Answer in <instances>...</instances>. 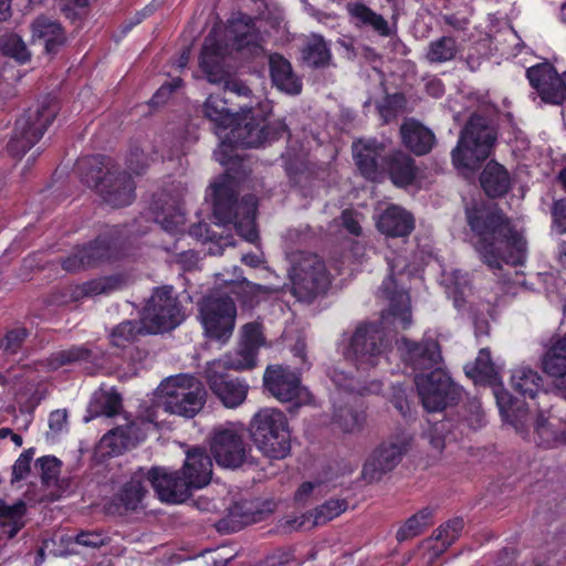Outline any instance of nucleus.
<instances>
[{"instance_id":"obj_3","label":"nucleus","mask_w":566,"mask_h":566,"mask_svg":"<svg viewBox=\"0 0 566 566\" xmlns=\"http://www.w3.org/2000/svg\"><path fill=\"white\" fill-rule=\"evenodd\" d=\"M82 180L95 188L104 202L113 208H122L133 202L135 184L130 175L111 158L93 156L80 163Z\"/></svg>"},{"instance_id":"obj_30","label":"nucleus","mask_w":566,"mask_h":566,"mask_svg":"<svg viewBox=\"0 0 566 566\" xmlns=\"http://www.w3.org/2000/svg\"><path fill=\"white\" fill-rule=\"evenodd\" d=\"M270 75L273 84L290 95H297L302 91V81L294 73L291 62L279 53L269 56Z\"/></svg>"},{"instance_id":"obj_37","label":"nucleus","mask_w":566,"mask_h":566,"mask_svg":"<svg viewBox=\"0 0 566 566\" xmlns=\"http://www.w3.org/2000/svg\"><path fill=\"white\" fill-rule=\"evenodd\" d=\"M262 518V511L258 510L252 502L242 501L229 507L228 514L220 521V527L229 532H235Z\"/></svg>"},{"instance_id":"obj_48","label":"nucleus","mask_w":566,"mask_h":566,"mask_svg":"<svg viewBox=\"0 0 566 566\" xmlns=\"http://www.w3.org/2000/svg\"><path fill=\"white\" fill-rule=\"evenodd\" d=\"M256 354L254 349L239 343L234 352L227 354L224 357L213 359L224 365L226 369L244 370L255 366Z\"/></svg>"},{"instance_id":"obj_10","label":"nucleus","mask_w":566,"mask_h":566,"mask_svg":"<svg viewBox=\"0 0 566 566\" xmlns=\"http://www.w3.org/2000/svg\"><path fill=\"white\" fill-rule=\"evenodd\" d=\"M199 314L208 337L226 342L233 333L237 307L224 292L212 291L199 304Z\"/></svg>"},{"instance_id":"obj_51","label":"nucleus","mask_w":566,"mask_h":566,"mask_svg":"<svg viewBox=\"0 0 566 566\" xmlns=\"http://www.w3.org/2000/svg\"><path fill=\"white\" fill-rule=\"evenodd\" d=\"M231 282L237 286V290H232V292L241 295L242 302L250 306L259 303L262 296H268L274 292L270 286L252 283L244 277H239L237 281L232 280Z\"/></svg>"},{"instance_id":"obj_16","label":"nucleus","mask_w":566,"mask_h":566,"mask_svg":"<svg viewBox=\"0 0 566 566\" xmlns=\"http://www.w3.org/2000/svg\"><path fill=\"white\" fill-rule=\"evenodd\" d=\"M263 380L265 388L280 401H295V406H301L311 400V394L301 385L300 376L289 367L269 366Z\"/></svg>"},{"instance_id":"obj_44","label":"nucleus","mask_w":566,"mask_h":566,"mask_svg":"<svg viewBox=\"0 0 566 566\" xmlns=\"http://www.w3.org/2000/svg\"><path fill=\"white\" fill-rule=\"evenodd\" d=\"M464 371L474 382H493L497 375L491 359V354L486 348H482L479 352L473 363H469L464 366Z\"/></svg>"},{"instance_id":"obj_62","label":"nucleus","mask_w":566,"mask_h":566,"mask_svg":"<svg viewBox=\"0 0 566 566\" xmlns=\"http://www.w3.org/2000/svg\"><path fill=\"white\" fill-rule=\"evenodd\" d=\"M33 454V449H28L20 454L12 468V482L20 481L27 476Z\"/></svg>"},{"instance_id":"obj_18","label":"nucleus","mask_w":566,"mask_h":566,"mask_svg":"<svg viewBox=\"0 0 566 566\" xmlns=\"http://www.w3.org/2000/svg\"><path fill=\"white\" fill-rule=\"evenodd\" d=\"M210 450L216 462L223 468H239L248 459L244 438L234 429H217L211 437Z\"/></svg>"},{"instance_id":"obj_22","label":"nucleus","mask_w":566,"mask_h":566,"mask_svg":"<svg viewBox=\"0 0 566 566\" xmlns=\"http://www.w3.org/2000/svg\"><path fill=\"white\" fill-rule=\"evenodd\" d=\"M396 345L402 360L413 369L432 368L442 359L440 346L432 339L416 343L407 337H401L397 339Z\"/></svg>"},{"instance_id":"obj_24","label":"nucleus","mask_w":566,"mask_h":566,"mask_svg":"<svg viewBox=\"0 0 566 566\" xmlns=\"http://www.w3.org/2000/svg\"><path fill=\"white\" fill-rule=\"evenodd\" d=\"M30 28L32 42L43 45L46 54L57 53L66 42L61 24L49 17H38Z\"/></svg>"},{"instance_id":"obj_4","label":"nucleus","mask_w":566,"mask_h":566,"mask_svg":"<svg viewBox=\"0 0 566 566\" xmlns=\"http://www.w3.org/2000/svg\"><path fill=\"white\" fill-rule=\"evenodd\" d=\"M213 202V216L220 224L233 223L237 231L245 240L253 242L258 238L255 229L256 199L245 196L237 200L235 181L224 175L210 185Z\"/></svg>"},{"instance_id":"obj_7","label":"nucleus","mask_w":566,"mask_h":566,"mask_svg":"<svg viewBox=\"0 0 566 566\" xmlns=\"http://www.w3.org/2000/svg\"><path fill=\"white\" fill-rule=\"evenodd\" d=\"M166 411L185 418L199 413L207 400V390L195 376L179 374L166 378L159 386Z\"/></svg>"},{"instance_id":"obj_13","label":"nucleus","mask_w":566,"mask_h":566,"mask_svg":"<svg viewBox=\"0 0 566 566\" xmlns=\"http://www.w3.org/2000/svg\"><path fill=\"white\" fill-rule=\"evenodd\" d=\"M415 382L422 406L429 412L441 411L461 397V388L441 368L417 375Z\"/></svg>"},{"instance_id":"obj_29","label":"nucleus","mask_w":566,"mask_h":566,"mask_svg":"<svg viewBox=\"0 0 566 566\" xmlns=\"http://www.w3.org/2000/svg\"><path fill=\"white\" fill-rule=\"evenodd\" d=\"M380 291L389 300L388 315L394 317V323L402 329L408 328L412 323L410 298L405 291L398 290L392 273L382 283Z\"/></svg>"},{"instance_id":"obj_55","label":"nucleus","mask_w":566,"mask_h":566,"mask_svg":"<svg viewBox=\"0 0 566 566\" xmlns=\"http://www.w3.org/2000/svg\"><path fill=\"white\" fill-rule=\"evenodd\" d=\"M62 541H64V538H62ZM65 542L67 546L77 544L85 548L96 549L106 545L108 537L98 531H82L75 536H67Z\"/></svg>"},{"instance_id":"obj_5","label":"nucleus","mask_w":566,"mask_h":566,"mask_svg":"<svg viewBox=\"0 0 566 566\" xmlns=\"http://www.w3.org/2000/svg\"><path fill=\"white\" fill-rule=\"evenodd\" d=\"M496 140L495 128L488 117L472 114L460 132L457 147L452 150V161L458 168L475 169L492 151Z\"/></svg>"},{"instance_id":"obj_36","label":"nucleus","mask_w":566,"mask_h":566,"mask_svg":"<svg viewBox=\"0 0 566 566\" xmlns=\"http://www.w3.org/2000/svg\"><path fill=\"white\" fill-rule=\"evenodd\" d=\"M538 443L545 448L566 444V422L557 417H545L539 413L534 423Z\"/></svg>"},{"instance_id":"obj_50","label":"nucleus","mask_w":566,"mask_h":566,"mask_svg":"<svg viewBox=\"0 0 566 566\" xmlns=\"http://www.w3.org/2000/svg\"><path fill=\"white\" fill-rule=\"evenodd\" d=\"M92 350L86 346H73L69 349H63L53 353L48 358L46 363L49 369L56 370L66 365L88 360L92 358Z\"/></svg>"},{"instance_id":"obj_43","label":"nucleus","mask_w":566,"mask_h":566,"mask_svg":"<svg viewBox=\"0 0 566 566\" xmlns=\"http://www.w3.org/2000/svg\"><path fill=\"white\" fill-rule=\"evenodd\" d=\"M122 280L116 276H108L87 281L71 289V298L80 301L83 297H91L109 293L119 287Z\"/></svg>"},{"instance_id":"obj_31","label":"nucleus","mask_w":566,"mask_h":566,"mask_svg":"<svg viewBox=\"0 0 566 566\" xmlns=\"http://www.w3.org/2000/svg\"><path fill=\"white\" fill-rule=\"evenodd\" d=\"M140 439H143L140 429L136 423L129 422L105 433L99 441V448L108 455H116L135 447Z\"/></svg>"},{"instance_id":"obj_32","label":"nucleus","mask_w":566,"mask_h":566,"mask_svg":"<svg viewBox=\"0 0 566 566\" xmlns=\"http://www.w3.org/2000/svg\"><path fill=\"white\" fill-rule=\"evenodd\" d=\"M495 398L500 411L506 421L511 423L517 432H527L533 417L530 413L526 402L513 400L506 391L495 392Z\"/></svg>"},{"instance_id":"obj_23","label":"nucleus","mask_w":566,"mask_h":566,"mask_svg":"<svg viewBox=\"0 0 566 566\" xmlns=\"http://www.w3.org/2000/svg\"><path fill=\"white\" fill-rule=\"evenodd\" d=\"M385 148L376 140L358 142L353 146V155L360 174L368 180L378 181L384 174Z\"/></svg>"},{"instance_id":"obj_14","label":"nucleus","mask_w":566,"mask_h":566,"mask_svg":"<svg viewBox=\"0 0 566 566\" xmlns=\"http://www.w3.org/2000/svg\"><path fill=\"white\" fill-rule=\"evenodd\" d=\"M410 443L411 437L406 432L384 441L366 459L361 478L368 483L379 481L384 474L398 465L402 455L409 450Z\"/></svg>"},{"instance_id":"obj_56","label":"nucleus","mask_w":566,"mask_h":566,"mask_svg":"<svg viewBox=\"0 0 566 566\" xmlns=\"http://www.w3.org/2000/svg\"><path fill=\"white\" fill-rule=\"evenodd\" d=\"M28 336L29 331L25 327L10 329L1 339L0 348L6 355H14L21 349Z\"/></svg>"},{"instance_id":"obj_42","label":"nucleus","mask_w":566,"mask_h":566,"mask_svg":"<svg viewBox=\"0 0 566 566\" xmlns=\"http://www.w3.org/2000/svg\"><path fill=\"white\" fill-rule=\"evenodd\" d=\"M511 384L523 396L534 398L542 388V377L527 366H518L512 371Z\"/></svg>"},{"instance_id":"obj_64","label":"nucleus","mask_w":566,"mask_h":566,"mask_svg":"<svg viewBox=\"0 0 566 566\" xmlns=\"http://www.w3.org/2000/svg\"><path fill=\"white\" fill-rule=\"evenodd\" d=\"M181 83H182L181 78H175V80H172V82L170 84L161 85V87L153 96L151 104L159 105V104L165 103V101L167 99L169 94L174 90L180 87Z\"/></svg>"},{"instance_id":"obj_61","label":"nucleus","mask_w":566,"mask_h":566,"mask_svg":"<svg viewBox=\"0 0 566 566\" xmlns=\"http://www.w3.org/2000/svg\"><path fill=\"white\" fill-rule=\"evenodd\" d=\"M553 227L560 234L566 233V198L553 202L552 209Z\"/></svg>"},{"instance_id":"obj_21","label":"nucleus","mask_w":566,"mask_h":566,"mask_svg":"<svg viewBox=\"0 0 566 566\" xmlns=\"http://www.w3.org/2000/svg\"><path fill=\"white\" fill-rule=\"evenodd\" d=\"M150 485L158 497L167 503H181L186 501L193 490L180 471L167 472L165 469L148 471Z\"/></svg>"},{"instance_id":"obj_57","label":"nucleus","mask_w":566,"mask_h":566,"mask_svg":"<svg viewBox=\"0 0 566 566\" xmlns=\"http://www.w3.org/2000/svg\"><path fill=\"white\" fill-rule=\"evenodd\" d=\"M463 525V520L460 517L450 520L436 531L434 538L440 541L444 547H448L459 537Z\"/></svg>"},{"instance_id":"obj_9","label":"nucleus","mask_w":566,"mask_h":566,"mask_svg":"<svg viewBox=\"0 0 566 566\" xmlns=\"http://www.w3.org/2000/svg\"><path fill=\"white\" fill-rule=\"evenodd\" d=\"M59 107L54 98H46L35 109H29L15 122L13 135L8 144L12 156L21 157L33 147L54 120Z\"/></svg>"},{"instance_id":"obj_60","label":"nucleus","mask_w":566,"mask_h":566,"mask_svg":"<svg viewBox=\"0 0 566 566\" xmlns=\"http://www.w3.org/2000/svg\"><path fill=\"white\" fill-rule=\"evenodd\" d=\"M240 343L258 352L259 348L264 344V337L261 325L258 323L245 324L242 327Z\"/></svg>"},{"instance_id":"obj_63","label":"nucleus","mask_w":566,"mask_h":566,"mask_svg":"<svg viewBox=\"0 0 566 566\" xmlns=\"http://www.w3.org/2000/svg\"><path fill=\"white\" fill-rule=\"evenodd\" d=\"M122 408V398L116 392H105L102 396V415L112 417Z\"/></svg>"},{"instance_id":"obj_15","label":"nucleus","mask_w":566,"mask_h":566,"mask_svg":"<svg viewBox=\"0 0 566 566\" xmlns=\"http://www.w3.org/2000/svg\"><path fill=\"white\" fill-rule=\"evenodd\" d=\"M219 361H209L203 370V378L211 392L227 408H237L247 399L249 386L239 378L231 377Z\"/></svg>"},{"instance_id":"obj_8","label":"nucleus","mask_w":566,"mask_h":566,"mask_svg":"<svg viewBox=\"0 0 566 566\" xmlns=\"http://www.w3.org/2000/svg\"><path fill=\"white\" fill-rule=\"evenodd\" d=\"M289 271L292 293L301 302H312L331 284L324 261L315 253L297 251L291 254Z\"/></svg>"},{"instance_id":"obj_35","label":"nucleus","mask_w":566,"mask_h":566,"mask_svg":"<svg viewBox=\"0 0 566 566\" xmlns=\"http://www.w3.org/2000/svg\"><path fill=\"white\" fill-rule=\"evenodd\" d=\"M302 62L312 69H324L332 64V52L321 34L305 36L301 48Z\"/></svg>"},{"instance_id":"obj_34","label":"nucleus","mask_w":566,"mask_h":566,"mask_svg":"<svg viewBox=\"0 0 566 566\" xmlns=\"http://www.w3.org/2000/svg\"><path fill=\"white\" fill-rule=\"evenodd\" d=\"M148 478V471L145 472L140 469L135 472L116 495L115 501L118 502L117 505L125 511H135L142 504L148 492V486L150 485Z\"/></svg>"},{"instance_id":"obj_20","label":"nucleus","mask_w":566,"mask_h":566,"mask_svg":"<svg viewBox=\"0 0 566 566\" xmlns=\"http://www.w3.org/2000/svg\"><path fill=\"white\" fill-rule=\"evenodd\" d=\"M526 75L532 87L544 102L560 104L565 99L566 72L558 75L551 64L542 63L530 67Z\"/></svg>"},{"instance_id":"obj_47","label":"nucleus","mask_w":566,"mask_h":566,"mask_svg":"<svg viewBox=\"0 0 566 566\" xmlns=\"http://www.w3.org/2000/svg\"><path fill=\"white\" fill-rule=\"evenodd\" d=\"M433 510L423 507L412 516L398 530L397 539L403 542L420 535L428 526L432 524Z\"/></svg>"},{"instance_id":"obj_27","label":"nucleus","mask_w":566,"mask_h":566,"mask_svg":"<svg viewBox=\"0 0 566 566\" xmlns=\"http://www.w3.org/2000/svg\"><path fill=\"white\" fill-rule=\"evenodd\" d=\"M384 172L397 187L411 185L418 172L413 158L402 150H394L384 157Z\"/></svg>"},{"instance_id":"obj_46","label":"nucleus","mask_w":566,"mask_h":566,"mask_svg":"<svg viewBox=\"0 0 566 566\" xmlns=\"http://www.w3.org/2000/svg\"><path fill=\"white\" fill-rule=\"evenodd\" d=\"M459 53V45L451 36H441L431 41L426 51V60L431 64L452 61Z\"/></svg>"},{"instance_id":"obj_54","label":"nucleus","mask_w":566,"mask_h":566,"mask_svg":"<svg viewBox=\"0 0 566 566\" xmlns=\"http://www.w3.org/2000/svg\"><path fill=\"white\" fill-rule=\"evenodd\" d=\"M0 50L4 55L11 56L20 63L29 61L31 56L22 38L14 33L0 36Z\"/></svg>"},{"instance_id":"obj_26","label":"nucleus","mask_w":566,"mask_h":566,"mask_svg":"<svg viewBox=\"0 0 566 566\" xmlns=\"http://www.w3.org/2000/svg\"><path fill=\"white\" fill-rule=\"evenodd\" d=\"M179 471L192 489H200L211 480L212 461L205 450L193 448L187 452L185 463Z\"/></svg>"},{"instance_id":"obj_41","label":"nucleus","mask_w":566,"mask_h":566,"mask_svg":"<svg viewBox=\"0 0 566 566\" xmlns=\"http://www.w3.org/2000/svg\"><path fill=\"white\" fill-rule=\"evenodd\" d=\"M151 334L145 319L125 321L118 324L111 334L112 344L116 347H126L136 342L139 336Z\"/></svg>"},{"instance_id":"obj_38","label":"nucleus","mask_w":566,"mask_h":566,"mask_svg":"<svg viewBox=\"0 0 566 566\" xmlns=\"http://www.w3.org/2000/svg\"><path fill=\"white\" fill-rule=\"evenodd\" d=\"M202 115L217 128H228L235 122L237 112L229 107L228 101L218 95L210 94L201 108Z\"/></svg>"},{"instance_id":"obj_1","label":"nucleus","mask_w":566,"mask_h":566,"mask_svg":"<svg viewBox=\"0 0 566 566\" xmlns=\"http://www.w3.org/2000/svg\"><path fill=\"white\" fill-rule=\"evenodd\" d=\"M228 33L232 41L231 48L221 43L213 33L206 36L200 66L210 83L223 84L226 91L248 97L252 93L249 86L240 80L232 78L222 67L221 61L233 51L244 57L260 55L263 51L262 38L250 17L233 20Z\"/></svg>"},{"instance_id":"obj_17","label":"nucleus","mask_w":566,"mask_h":566,"mask_svg":"<svg viewBox=\"0 0 566 566\" xmlns=\"http://www.w3.org/2000/svg\"><path fill=\"white\" fill-rule=\"evenodd\" d=\"M286 125L282 120L268 123L264 118L256 120L252 116L243 125L238 124L228 136L230 143L238 147L252 148L265 142L279 139L286 133Z\"/></svg>"},{"instance_id":"obj_19","label":"nucleus","mask_w":566,"mask_h":566,"mask_svg":"<svg viewBox=\"0 0 566 566\" xmlns=\"http://www.w3.org/2000/svg\"><path fill=\"white\" fill-rule=\"evenodd\" d=\"M118 256L119 252L113 242L98 238L88 244L75 248L69 256L62 260L61 264L67 272H77Z\"/></svg>"},{"instance_id":"obj_6","label":"nucleus","mask_w":566,"mask_h":566,"mask_svg":"<svg viewBox=\"0 0 566 566\" xmlns=\"http://www.w3.org/2000/svg\"><path fill=\"white\" fill-rule=\"evenodd\" d=\"M250 433L256 448L270 459H284L291 451L287 418L279 409L259 410L250 422Z\"/></svg>"},{"instance_id":"obj_49","label":"nucleus","mask_w":566,"mask_h":566,"mask_svg":"<svg viewBox=\"0 0 566 566\" xmlns=\"http://www.w3.org/2000/svg\"><path fill=\"white\" fill-rule=\"evenodd\" d=\"M365 415L352 407L343 406L335 409L333 422L344 433H357L365 423Z\"/></svg>"},{"instance_id":"obj_59","label":"nucleus","mask_w":566,"mask_h":566,"mask_svg":"<svg viewBox=\"0 0 566 566\" xmlns=\"http://www.w3.org/2000/svg\"><path fill=\"white\" fill-rule=\"evenodd\" d=\"M542 367L554 379L566 371V358L547 348L542 357Z\"/></svg>"},{"instance_id":"obj_11","label":"nucleus","mask_w":566,"mask_h":566,"mask_svg":"<svg viewBox=\"0 0 566 566\" xmlns=\"http://www.w3.org/2000/svg\"><path fill=\"white\" fill-rule=\"evenodd\" d=\"M148 331L154 334L164 333L176 328L185 319L182 307L172 286L156 287L142 314Z\"/></svg>"},{"instance_id":"obj_2","label":"nucleus","mask_w":566,"mask_h":566,"mask_svg":"<svg viewBox=\"0 0 566 566\" xmlns=\"http://www.w3.org/2000/svg\"><path fill=\"white\" fill-rule=\"evenodd\" d=\"M469 226L479 235L476 250L482 261L493 270L502 263L523 264L526 256V241L499 210H467Z\"/></svg>"},{"instance_id":"obj_40","label":"nucleus","mask_w":566,"mask_h":566,"mask_svg":"<svg viewBox=\"0 0 566 566\" xmlns=\"http://www.w3.org/2000/svg\"><path fill=\"white\" fill-rule=\"evenodd\" d=\"M25 513L27 505L24 501L19 500L10 505L0 499V527L8 538H13L24 527Z\"/></svg>"},{"instance_id":"obj_45","label":"nucleus","mask_w":566,"mask_h":566,"mask_svg":"<svg viewBox=\"0 0 566 566\" xmlns=\"http://www.w3.org/2000/svg\"><path fill=\"white\" fill-rule=\"evenodd\" d=\"M348 13L364 25L370 27L382 36L390 34L389 24L382 15L376 13L361 2L349 3Z\"/></svg>"},{"instance_id":"obj_58","label":"nucleus","mask_w":566,"mask_h":566,"mask_svg":"<svg viewBox=\"0 0 566 566\" xmlns=\"http://www.w3.org/2000/svg\"><path fill=\"white\" fill-rule=\"evenodd\" d=\"M61 462L54 457H43L36 461L42 483L50 486L57 481Z\"/></svg>"},{"instance_id":"obj_33","label":"nucleus","mask_w":566,"mask_h":566,"mask_svg":"<svg viewBox=\"0 0 566 566\" xmlns=\"http://www.w3.org/2000/svg\"><path fill=\"white\" fill-rule=\"evenodd\" d=\"M377 228L388 237H406L413 230L415 221L401 207L390 206L379 216Z\"/></svg>"},{"instance_id":"obj_53","label":"nucleus","mask_w":566,"mask_h":566,"mask_svg":"<svg viewBox=\"0 0 566 566\" xmlns=\"http://www.w3.org/2000/svg\"><path fill=\"white\" fill-rule=\"evenodd\" d=\"M156 220L165 231L176 234L184 231L186 218L179 206H169L157 213Z\"/></svg>"},{"instance_id":"obj_25","label":"nucleus","mask_w":566,"mask_h":566,"mask_svg":"<svg viewBox=\"0 0 566 566\" xmlns=\"http://www.w3.org/2000/svg\"><path fill=\"white\" fill-rule=\"evenodd\" d=\"M401 142L416 156L429 154L436 145V135L422 123L407 118L400 126Z\"/></svg>"},{"instance_id":"obj_39","label":"nucleus","mask_w":566,"mask_h":566,"mask_svg":"<svg viewBox=\"0 0 566 566\" xmlns=\"http://www.w3.org/2000/svg\"><path fill=\"white\" fill-rule=\"evenodd\" d=\"M480 182L489 197H501L511 187L509 172L502 165L495 161H490L485 166L481 174Z\"/></svg>"},{"instance_id":"obj_52","label":"nucleus","mask_w":566,"mask_h":566,"mask_svg":"<svg viewBox=\"0 0 566 566\" xmlns=\"http://www.w3.org/2000/svg\"><path fill=\"white\" fill-rule=\"evenodd\" d=\"M452 428L453 424L451 420L443 419L432 423L426 432V436L430 444L441 451L448 441H453L458 438Z\"/></svg>"},{"instance_id":"obj_28","label":"nucleus","mask_w":566,"mask_h":566,"mask_svg":"<svg viewBox=\"0 0 566 566\" xmlns=\"http://www.w3.org/2000/svg\"><path fill=\"white\" fill-rule=\"evenodd\" d=\"M347 501L343 499H331L317 506L314 512L304 514L298 518L287 520L286 527L292 530L312 528L326 524L347 510Z\"/></svg>"},{"instance_id":"obj_12","label":"nucleus","mask_w":566,"mask_h":566,"mask_svg":"<svg viewBox=\"0 0 566 566\" xmlns=\"http://www.w3.org/2000/svg\"><path fill=\"white\" fill-rule=\"evenodd\" d=\"M388 347L384 328L378 323H365L355 329L344 349L345 359L357 367L375 366Z\"/></svg>"}]
</instances>
